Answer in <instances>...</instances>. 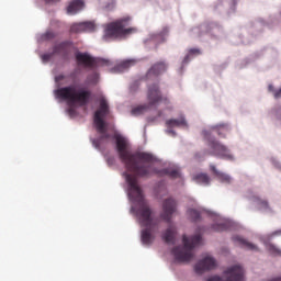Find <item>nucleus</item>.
<instances>
[{
	"label": "nucleus",
	"mask_w": 281,
	"mask_h": 281,
	"mask_svg": "<svg viewBox=\"0 0 281 281\" xmlns=\"http://www.w3.org/2000/svg\"><path fill=\"white\" fill-rule=\"evenodd\" d=\"M194 181L201 183L202 186H210V176L207 173H199L194 176Z\"/></svg>",
	"instance_id": "obj_21"
},
{
	"label": "nucleus",
	"mask_w": 281,
	"mask_h": 281,
	"mask_svg": "<svg viewBox=\"0 0 281 281\" xmlns=\"http://www.w3.org/2000/svg\"><path fill=\"white\" fill-rule=\"evenodd\" d=\"M83 24V32H95V22L93 21H85Z\"/></svg>",
	"instance_id": "obj_25"
},
{
	"label": "nucleus",
	"mask_w": 281,
	"mask_h": 281,
	"mask_svg": "<svg viewBox=\"0 0 281 281\" xmlns=\"http://www.w3.org/2000/svg\"><path fill=\"white\" fill-rule=\"evenodd\" d=\"M75 57L77 60V65H82L83 67H88L89 69H93V67L111 66V60L93 58L87 53H77Z\"/></svg>",
	"instance_id": "obj_7"
},
{
	"label": "nucleus",
	"mask_w": 281,
	"mask_h": 281,
	"mask_svg": "<svg viewBox=\"0 0 281 281\" xmlns=\"http://www.w3.org/2000/svg\"><path fill=\"white\" fill-rule=\"evenodd\" d=\"M131 18H123L105 25L103 38L104 41L115 38H126L131 34L137 32L136 27H128Z\"/></svg>",
	"instance_id": "obj_4"
},
{
	"label": "nucleus",
	"mask_w": 281,
	"mask_h": 281,
	"mask_svg": "<svg viewBox=\"0 0 281 281\" xmlns=\"http://www.w3.org/2000/svg\"><path fill=\"white\" fill-rule=\"evenodd\" d=\"M69 52V43L68 42H63L56 46H54L53 48V54H58V55H63V56H67Z\"/></svg>",
	"instance_id": "obj_17"
},
{
	"label": "nucleus",
	"mask_w": 281,
	"mask_h": 281,
	"mask_svg": "<svg viewBox=\"0 0 281 281\" xmlns=\"http://www.w3.org/2000/svg\"><path fill=\"white\" fill-rule=\"evenodd\" d=\"M147 100L149 106H155L159 104V102H164L166 104L170 103V99L168 97L161 95V90H159V85L155 83L148 87Z\"/></svg>",
	"instance_id": "obj_9"
},
{
	"label": "nucleus",
	"mask_w": 281,
	"mask_h": 281,
	"mask_svg": "<svg viewBox=\"0 0 281 281\" xmlns=\"http://www.w3.org/2000/svg\"><path fill=\"white\" fill-rule=\"evenodd\" d=\"M268 251H269L272 256H281V250H280V248L276 247L273 244H269V245H268Z\"/></svg>",
	"instance_id": "obj_28"
},
{
	"label": "nucleus",
	"mask_w": 281,
	"mask_h": 281,
	"mask_svg": "<svg viewBox=\"0 0 281 281\" xmlns=\"http://www.w3.org/2000/svg\"><path fill=\"white\" fill-rule=\"evenodd\" d=\"M133 65H135V60H133V59H127V60L121 61L114 68V71H116L117 74H122V72L126 71V69H131V67H133Z\"/></svg>",
	"instance_id": "obj_18"
},
{
	"label": "nucleus",
	"mask_w": 281,
	"mask_h": 281,
	"mask_svg": "<svg viewBox=\"0 0 281 281\" xmlns=\"http://www.w3.org/2000/svg\"><path fill=\"white\" fill-rule=\"evenodd\" d=\"M202 135L204 139L209 142V146L211 150H213L212 155H214L215 157H220L221 159H226L227 161H234V155H232V151L229 150V148H227V146L223 145L216 139L210 138L212 137V133L210 131L204 130L202 132Z\"/></svg>",
	"instance_id": "obj_6"
},
{
	"label": "nucleus",
	"mask_w": 281,
	"mask_h": 281,
	"mask_svg": "<svg viewBox=\"0 0 281 281\" xmlns=\"http://www.w3.org/2000/svg\"><path fill=\"white\" fill-rule=\"evenodd\" d=\"M224 278L226 280L218 276H213L207 281H243L245 280V270L240 266H233L224 272Z\"/></svg>",
	"instance_id": "obj_8"
},
{
	"label": "nucleus",
	"mask_w": 281,
	"mask_h": 281,
	"mask_svg": "<svg viewBox=\"0 0 281 281\" xmlns=\"http://www.w3.org/2000/svg\"><path fill=\"white\" fill-rule=\"evenodd\" d=\"M202 237L201 235H194L191 238L183 235L182 243L183 247L178 246L172 249V255L177 262H190L194 258V247L201 245Z\"/></svg>",
	"instance_id": "obj_5"
},
{
	"label": "nucleus",
	"mask_w": 281,
	"mask_h": 281,
	"mask_svg": "<svg viewBox=\"0 0 281 281\" xmlns=\"http://www.w3.org/2000/svg\"><path fill=\"white\" fill-rule=\"evenodd\" d=\"M88 82H90L91 85H97L98 83V72H94L92 75V79H91V77H88Z\"/></svg>",
	"instance_id": "obj_33"
},
{
	"label": "nucleus",
	"mask_w": 281,
	"mask_h": 281,
	"mask_svg": "<svg viewBox=\"0 0 281 281\" xmlns=\"http://www.w3.org/2000/svg\"><path fill=\"white\" fill-rule=\"evenodd\" d=\"M268 89H269V91H273V92L276 93V90H274V88H273L272 85H270V86L268 87Z\"/></svg>",
	"instance_id": "obj_40"
},
{
	"label": "nucleus",
	"mask_w": 281,
	"mask_h": 281,
	"mask_svg": "<svg viewBox=\"0 0 281 281\" xmlns=\"http://www.w3.org/2000/svg\"><path fill=\"white\" fill-rule=\"evenodd\" d=\"M148 111V105H138L134 109H132V115L137 116V115H144Z\"/></svg>",
	"instance_id": "obj_24"
},
{
	"label": "nucleus",
	"mask_w": 281,
	"mask_h": 281,
	"mask_svg": "<svg viewBox=\"0 0 281 281\" xmlns=\"http://www.w3.org/2000/svg\"><path fill=\"white\" fill-rule=\"evenodd\" d=\"M214 232H225L227 229V224H215L213 225Z\"/></svg>",
	"instance_id": "obj_30"
},
{
	"label": "nucleus",
	"mask_w": 281,
	"mask_h": 281,
	"mask_svg": "<svg viewBox=\"0 0 281 281\" xmlns=\"http://www.w3.org/2000/svg\"><path fill=\"white\" fill-rule=\"evenodd\" d=\"M43 41H52L54 38H56V33H54V31H47L43 36H42Z\"/></svg>",
	"instance_id": "obj_29"
},
{
	"label": "nucleus",
	"mask_w": 281,
	"mask_h": 281,
	"mask_svg": "<svg viewBox=\"0 0 281 281\" xmlns=\"http://www.w3.org/2000/svg\"><path fill=\"white\" fill-rule=\"evenodd\" d=\"M210 168H211L212 172L215 175V177H217V179L220 181H222V183H229L232 181V178L229 176H227L226 173L218 171L216 169V166L211 165Z\"/></svg>",
	"instance_id": "obj_19"
},
{
	"label": "nucleus",
	"mask_w": 281,
	"mask_h": 281,
	"mask_svg": "<svg viewBox=\"0 0 281 281\" xmlns=\"http://www.w3.org/2000/svg\"><path fill=\"white\" fill-rule=\"evenodd\" d=\"M54 93L57 100L68 102L69 106H74L75 104H78V106H87L91 100V91L85 89L76 90L74 86L59 88L55 90Z\"/></svg>",
	"instance_id": "obj_2"
},
{
	"label": "nucleus",
	"mask_w": 281,
	"mask_h": 281,
	"mask_svg": "<svg viewBox=\"0 0 281 281\" xmlns=\"http://www.w3.org/2000/svg\"><path fill=\"white\" fill-rule=\"evenodd\" d=\"M166 71H168V63L157 61L151 65L147 72V76H161V74H166Z\"/></svg>",
	"instance_id": "obj_12"
},
{
	"label": "nucleus",
	"mask_w": 281,
	"mask_h": 281,
	"mask_svg": "<svg viewBox=\"0 0 281 281\" xmlns=\"http://www.w3.org/2000/svg\"><path fill=\"white\" fill-rule=\"evenodd\" d=\"M139 89V80L133 81V83L130 86L131 93H135Z\"/></svg>",
	"instance_id": "obj_31"
},
{
	"label": "nucleus",
	"mask_w": 281,
	"mask_h": 281,
	"mask_svg": "<svg viewBox=\"0 0 281 281\" xmlns=\"http://www.w3.org/2000/svg\"><path fill=\"white\" fill-rule=\"evenodd\" d=\"M108 166H115V158L114 157H109L106 159Z\"/></svg>",
	"instance_id": "obj_35"
},
{
	"label": "nucleus",
	"mask_w": 281,
	"mask_h": 281,
	"mask_svg": "<svg viewBox=\"0 0 281 281\" xmlns=\"http://www.w3.org/2000/svg\"><path fill=\"white\" fill-rule=\"evenodd\" d=\"M211 131H216L218 137H227V133L232 131V127H229V124L227 123H221L217 125H214L211 127Z\"/></svg>",
	"instance_id": "obj_16"
},
{
	"label": "nucleus",
	"mask_w": 281,
	"mask_h": 281,
	"mask_svg": "<svg viewBox=\"0 0 281 281\" xmlns=\"http://www.w3.org/2000/svg\"><path fill=\"white\" fill-rule=\"evenodd\" d=\"M64 78H65V75H58V76L56 77V81H57V82H60Z\"/></svg>",
	"instance_id": "obj_38"
},
{
	"label": "nucleus",
	"mask_w": 281,
	"mask_h": 281,
	"mask_svg": "<svg viewBox=\"0 0 281 281\" xmlns=\"http://www.w3.org/2000/svg\"><path fill=\"white\" fill-rule=\"evenodd\" d=\"M214 267H216V259L212 257H205L196 262L194 266V271L201 276L202 273H205V271H212Z\"/></svg>",
	"instance_id": "obj_11"
},
{
	"label": "nucleus",
	"mask_w": 281,
	"mask_h": 281,
	"mask_svg": "<svg viewBox=\"0 0 281 281\" xmlns=\"http://www.w3.org/2000/svg\"><path fill=\"white\" fill-rule=\"evenodd\" d=\"M274 236H280L281 235V229L280 231H277L273 233Z\"/></svg>",
	"instance_id": "obj_41"
},
{
	"label": "nucleus",
	"mask_w": 281,
	"mask_h": 281,
	"mask_svg": "<svg viewBox=\"0 0 281 281\" xmlns=\"http://www.w3.org/2000/svg\"><path fill=\"white\" fill-rule=\"evenodd\" d=\"M68 113H69V115H75L76 114V109L69 108Z\"/></svg>",
	"instance_id": "obj_37"
},
{
	"label": "nucleus",
	"mask_w": 281,
	"mask_h": 281,
	"mask_svg": "<svg viewBox=\"0 0 281 281\" xmlns=\"http://www.w3.org/2000/svg\"><path fill=\"white\" fill-rule=\"evenodd\" d=\"M279 280L281 281V278Z\"/></svg>",
	"instance_id": "obj_43"
},
{
	"label": "nucleus",
	"mask_w": 281,
	"mask_h": 281,
	"mask_svg": "<svg viewBox=\"0 0 281 281\" xmlns=\"http://www.w3.org/2000/svg\"><path fill=\"white\" fill-rule=\"evenodd\" d=\"M232 240L235 243V245H238L239 247H243L244 249H249L250 251H256L258 247L256 245L247 241V239L243 238L241 236L235 235L233 236Z\"/></svg>",
	"instance_id": "obj_15"
},
{
	"label": "nucleus",
	"mask_w": 281,
	"mask_h": 281,
	"mask_svg": "<svg viewBox=\"0 0 281 281\" xmlns=\"http://www.w3.org/2000/svg\"><path fill=\"white\" fill-rule=\"evenodd\" d=\"M114 5H115V0H111V3L108 4L105 8H106L108 10H111V8H113Z\"/></svg>",
	"instance_id": "obj_36"
},
{
	"label": "nucleus",
	"mask_w": 281,
	"mask_h": 281,
	"mask_svg": "<svg viewBox=\"0 0 281 281\" xmlns=\"http://www.w3.org/2000/svg\"><path fill=\"white\" fill-rule=\"evenodd\" d=\"M277 120H281V108L273 110Z\"/></svg>",
	"instance_id": "obj_34"
},
{
	"label": "nucleus",
	"mask_w": 281,
	"mask_h": 281,
	"mask_svg": "<svg viewBox=\"0 0 281 281\" xmlns=\"http://www.w3.org/2000/svg\"><path fill=\"white\" fill-rule=\"evenodd\" d=\"M54 56H55L54 52L44 54V55H42V60H43V63H49V60H52V58Z\"/></svg>",
	"instance_id": "obj_32"
},
{
	"label": "nucleus",
	"mask_w": 281,
	"mask_h": 281,
	"mask_svg": "<svg viewBox=\"0 0 281 281\" xmlns=\"http://www.w3.org/2000/svg\"><path fill=\"white\" fill-rule=\"evenodd\" d=\"M113 139L116 142L119 159L124 164L127 170V172H124V177L128 186V196L138 205L134 209V212L140 227H146L142 231V243L143 245H153V240H155L153 232H159V218L153 215V209H150V205L144 199V193L137 182V177L148 179L153 177V175H158V177L179 179L181 171L177 168L158 170L153 166V164H155V156H153V154L146 151H131L128 140L120 134H114Z\"/></svg>",
	"instance_id": "obj_1"
},
{
	"label": "nucleus",
	"mask_w": 281,
	"mask_h": 281,
	"mask_svg": "<svg viewBox=\"0 0 281 281\" xmlns=\"http://www.w3.org/2000/svg\"><path fill=\"white\" fill-rule=\"evenodd\" d=\"M69 78H76V72H71V74L69 75Z\"/></svg>",
	"instance_id": "obj_42"
},
{
	"label": "nucleus",
	"mask_w": 281,
	"mask_h": 281,
	"mask_svg": "<svg viewBox=\"0 0 281 281\" xmlns=\"http://www.w3.org/2000/svg\"><path fill=\"white\" fill-rule=\"evenodd\" d=\"M188 214L190 216V218L194 222L199 221V218H201V213H199V211L194 210V209H190L188 211Z\"/></svg>",
	"instance_id": "obj_26"
},
{
	"label": "nucleus",
	"mask_w": 281,
	"mask_h": 281,
	"mask_svg": "<svg viewBox=\"0 0 281 281\" xmlns=\"http://www.w3.org/2000/svg\"><path fill=\"white\" fill-rule=\"evenodd\" d=\"M162 240L167 245H175L177 239V228L175 226H169L161 236Z\"/></svg>",
	"instance_id": "obj_13"
},
{
	"label": "nucleus",
	"mask_w": 281,
	"mask_h": 281,
	"mask_svg": "<svg viewBox=\"0 0 281 281\" xmlns=\"http://www.w3.org/2000/svg\"><path fill=\"white\" fill-rule=\"evenodd\" d=\"M175 212H177V201L172 198L166 199L162 203V213L160 214V218L166 221V223H170Z\"/></svg>",
	"instance_id": "obj_10"
},
{
	"label": "nucleus",
	"mask_w": 281,
	"mask_h": 281,
	"mask_svg": "<svg viewBox=\"0 0 281 281\" xmlns=\"http://www.w3.org/2000/svg\"><path fill=\"white\" fill-rule=\"evenodd\" d=\"M167 126L169 128H175V126H188V123L186 122V119H170L166 122Z\"/></svg>",
	"instance_id": "obj_20"
},
{
	"label": "nucleus",
	"mask_w": 281,
	"mask_h": 281,
	"mask_svg": "<svg viewBox=\"0 0 281 281\" xmlns=\"http://www.w3.org/2000/svg\"><path fill=\"white\" fill-rule=\"evenodd\" d=\"M57 1H60V0H46V3H56Z\"/></svg>",
	"instance_id": "obj_39"
},
{
	"label": "nucleus",
	"mask_w": 281,
	"mask_h": 281,
	"mask_svg": "<svg viewBox=\"0 0 281 281\" xmlns=\"http://www.w3.org/2000/svg\"><path fill=\"white\" fill-rule=\"evenodd\" d=\"M70 32L72 34H80V32H85V26H83L82 22H77V23L71 24Z\"/></svg>",
	"instance_id": "obj_23"
},
{
	"label": "nucleus",
	"mask_w": 281,
	"mask_h": 281,
	"mask_svg": "<svg viewBox=\"0 0 281 281\" xmlns=\"http://www.w3.org/2000/svg\"><path fill=\"white\" fill-rule=\"evenodd\" d=\"M254 203L258 205L259 210H269V202L266 200L260 199L259 196L255 195L252 198Z\"/></svg>",
	"instance_id": "obj_22"
},
{
	"label": "nucleus",
	"mask_w": 281,
	"mask_h": 281,
	"mask_svg": "<svg viewBox=\"0 0 281 281\" xmlns=\"http://www.w3.org/2000/svg\"><path fill=\"white\" fill-rule=\"evenodd\" d=\"M85 9L83 0H71L67 7V14H78V12Z\"/></svg>",
	"instance_id": "obj_14"
},
{
	"label": "nucleus",
	"mask_w": 281,
	"mask_h": 281,
	"mask_svg": "<svg viewBox=\"0 0 281 281\" xmlns=\"http://www.w3.org/2000/svg\"><path fill=\"white\" fill-rule=\"evenodd\" d=\"M109 113V102L104 97H102L101 99H99V109L94 112V125L97 132L101 135L99 138L92 139V145L98 150H100V147L102 146V142H104V139H111V134L106 132V122H104V117H106Z\"/></svg>",
	"instance_id": "obj_3"
},
{
	"label": "nucleus",
	"mask_w": 281,
	"mask_h": 281,
	"mask_svg": "<svg viewBox=\"0 0 281 281\" xmlns=\"http://www.w3.org/2000/svg\"><path fill=\"white\" fill-rule=\"evenodd\" d=\"M199 54H201V50L199 48H191L189 50V54L184 57L183 63L184 64L189 63L191 56L199 55Z\"/></svg>",
	"instance_id": "obj_27"
}]
</instances>
